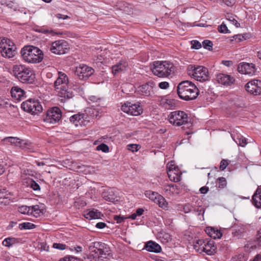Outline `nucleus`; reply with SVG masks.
<instances>
[{"label":"nucleus","mask_w":261,"mask_h":261,"mask_svg":"<svg viewBox=\"0 0 261 261\" xmlns=\"http://www.w3.org/2000/svg\"><path fill=\"white\" fill-rule=\"evenodd\" d=\"M0 42H3L4 43L3 45L7 47H16L14 43L10 40L9 39L4 38L2 39Z\"/></svg>","instance_id":"obj_45"},{"label":"nucleus","mask_w":261,"mask_h":261,"mask_svg":"<svg viewBox=\"0 0 261 261\" xmlns=\"http://www.w3.org/2000/svg\"><path fill=\"white\" fill-rule=\"evenodd\" d=\"M169 84L167 82H162L159 84V87L162 89H166L169 87Z\"/></svg>","instance_id":"obj_57"},{"label":"nucleus","mask_w":261,"mask_h":261,"mask_svg":"<svg viewBox=\"0 0 261 261\" xmlns=\"http://www.w3.org/2000/svg\"><path fill=\"white\" fill-rule=\"evenodd\" d=\"M246 90L253 95L261 94V81L252 80L248 82L245 86Z\"/></svg>","instance_id":"obj_14"},{"label":"nucleus","mask_w":261,"mask_h":261,"mask_svg":"<svg viewBox=\"0 0 261 261\" xmlns=\"http://www.w3.org/2000/svg\"><path fill=\"white\" fill-rule=\"evenodd\" d=\"M145 195L146 197L149 198L150 200L154 201L155 203L156 202L157 200L158 199V198H159V196L160 195V194H159L158 193L150 190L146 191L145 192Z\"/></svg>","instance_id":"obj_37"},{"label":"nucleus","mask_w":261,"mask_h":261,"mask_svg":"<svg viewBox=\"0 0 261 261\" xmlns=\"http://www.w3.org/2000/svg\"><path fill=\"white\" fill-rule=\"evenodd\" d=\"M31 206L27 205H22L18 208V211L23 214L31 215Z\"/></svg>","instance_id":"obj_42"},{"label":"nucleus","mask_w":261,"mask_h":261,"mask_svg":"<svg viewBox=\"0 0 261 261\" xmlns=\"http://www.w3.org/2000/svg\"><path fill=\"white\" fill-rule=\"evenodd\" d=\"M218 181V188L220 189H223L227 186V181L225 178L223 177H219L217 179Z\"/></svg>","instance_id":"obj_43"},{"label":"nucleus","mask_w":261,"mask_h":261,"mask_svg":"<svg viewBox=\"0 0 261 261\" xmlns=\"http://www.w3.org/2000/svg\"><path fill=\"white\" fill-rule=\"evenodd\" d=\"M203 47L208 50H212L213 49V43L210 40H205L202 42Z\"/></svg>","instance_id":"obj_46"},{"label":"nucleus","mask_w":261,"mask_h":261,"mask_svg":"<svg viewBox=\"0 0 261 261\" xmlns=\"http://www.w3.org/2000/svg\"><path fill=\"white\" fill-rule=\"evenodd\" d=\"M127 218L123 216L115 215L114 216V219L117 223H121L124 221Z\"/></svg>","instance_id":"obj_55"},{"label":"nucleus","mask_w":261,"mask_h":261,"mask_svg":"<svg viewBox=\"0 0 261 261\" xmlns=\"http://www.w3.org/2000/svg\"><path fill=\"white\" fill-rule=\"evenodd\" d=\"M167 167L168 169V171H171V170H175L176 171L177 170H178V168L177 166H176L172 162H171L169 163L167 165Z\"/></svg>","instance_id":"obj_54"},{"label":"nucleus","mask_w":261,"mask_h":261,"mask_svg":"<svg viewBox=\"0 0 261 261\" xmlns=\"http://www.w3.org/2000/svg\"><path fill=\"white\" fill-rule=\"evenodd\" d=\"M229 164L228 161L227 160L223 159L221 162L219 168L221 170H224Z\"/></svg>","instance_id":"obj_50"},{"label":"nucleus","mask_w":261,"mask_h":261,"mask_svg":"<svg viewBox=\"0 0 261 261\" xmlns=\"http://www.w3.org/2000/svg\"><path fill=\"white\" fill-rule=\"evenodd\" d=\"M53 247L56 248V249H60V250H64L66 248V245L64 244H60V243H54L53 244Z\"/></svg>","instance_id":"obj_56"},{"label":"nucleus","mask_w":261,"mask_h":261,"mask_svg":"<svg viewBox=\"0 0 261 261\" xmlns=\"http://www.w3.org/2000/svg\"><path fill=\"white\" fill-rule=\"evenodd\" d=\"M205 231L207 234L214 239H220L222 236L220 230L212 227H206Z\"/></svg>","instance_id":"obj_25"},{"label":"nucleus","mask_w":261,"mask_h":261,"mask_svg":"<svg viewBox=\"0 0 261 261\" xmlns=\"http://www.w3.org/2000/svg\"><path fill=\"white\" fill-rule=\"evenodd\" d=\"M36 227V225L30 222H24L19 225V228L22 229H32Z\"/></svg>","instance_id":"obj_41"},{"label":"nucleus","mask_w":261,"mask_h":261,"mask_svg":"<svg viewBox=\"0 0 261 261\" xmlns=\"http://www.w3.org/2000/svg\"><path fill=\"white\" fill-rule=\"evenodd\" d=\"M216 80L219 84L227 86L231 85L235 81V79L233 77L224 73L217 74Z\"/></svg>","instance_id":"obj_17"},{"label":"nucleus","mask_w":261,"mask_h":261,"mask_svg":"<svg viewBox=\"0 0 261 261\" xmlns=\"http://www.w3.org/2000/svg\"><path fill=\"white\" fill-rule=\"evenodd\" d=\"M155 84L152 81H149L138 88V92L141 95L149 96L153 93V88Z\"/></svg>","instance_id":"obj_16"},{"label":"nucleus","mask_w":261,"mask_h":261,"mask_svg":"<svg viewBox=\"0 0 261 261\" xmlns=\"http://www.w3.org/2000/svg\"><path fill=\"white\" fill-rule=\"evenodd\" d=\"M100 212L94 209L89 211L85 215V217L90 220L99 219L100 218Z\"/></svg>","instance_id":"obj_33"},{"label":"nucleus","mask_w":261,"mask_h":261,"mask_svg":"<svg viewBox=\"0 0 261 261\" xmlns=\"http://www.w3.org/2000/svg\"><path fill=\"white\" fill-rule=\"evenodd\" d=\"M11 96L15 100H21L25 96V91L18 86H14L11 90Z\"/></svg>","instance_id":"obj_20"},{"label":"nucleus","mask_w":261,"mask_h":261,"mask_svg":"<svg viewBox=\"0 0 261 261\" xmlns=\"http://www.w3.org/2000/svg\"><path fill=\"white\" fill-rule=\"evenodd\" d=\"M187 73L188 75L200 82L206 81L209 78L208 69L203 66L189 65L187 67Z\"/></svg>","instance_id":"obj_6"},{"label":"nucleus","mask_w":261,"mask_h":261,"mask_svg":"<svg viewBox=\"0 0 261 261\" xmlns=\"http://www.w3.org/2000/svg\"><path fill=\"white\" fill-rule=\"evenodd\" d=\"M61 117L62 112L60 109L55 107L48 110L44 118V121L47 123L55 124L60 120Z\"/></svg>","instance_id":"obj_10"},{"label":"nucleus","mask_w":261,"mask_h":261,"mask_svg":"<svg viewBox=\"0 0 261 261\" xmlns=\"http://www.w3.org/2000/svg\"><path fill=\"white\" fill-rule=\"evenodd\" d=\"M140 148V146L137 144H129L127 145L128 149L132 151V152L138 151Z\"/></svg>","instance_id":"obj_51"},{"label":"nucleus","mask_w":261,"mask_h":261,"mask_svg":"<svg viewBox=\"0 0 261 261\" xmlns=\"http://www.w3.org/2000/svg\"><path fill=\"white\" fill-rule=\"evenodd\" d=\"M4 4H5L6 6L10 8H12L14 7V2L9 0H6Z\"/></svg>","instance_id":"obj_60"},{"label":"nucleus","mask_w":261,"mask_h":261,"mask_svg":"<svg viewBox=\"0 0 261 261\" xmlns=\"http://www.w3.org/2000/svg\"><path fill=\"white\" fill-rule=\"evenodd\" d=\"M94 72V70L84 64L80 65L79 66L76 67L74 70V74L80 80H87Z\"/></svg>","instance_id":"obj_12"},{"label":"nucleus","mask_w":261,"mask_h":261,"mask_svg":"<svg viewBox=\"0 0 261 261\" xmlns=\"http://www.w3.org/2000/svg\"><path fill=\"white\" fill-rule=\"evenodd\" d=\"M86 119L87 115L86 114L78 113L71 116L70 117V121L77 126L79 124L81 125Z\"/></svg>","instance_id":"obj_26"},{"label":"nucleus","mask_w":261,"mask_h":261,"mask_svg":"<svg viewBox=\"0 0 261 261\" xmlns=\"http://www.w3.org/2000/svg\"><path fill=\"white\" fill-rule=\"evenodd\" d=\"M164 191L167 194L169 195L178 194L179 193V189L178 186L172 184L165 185L164 186Z\"/></svg>","instance_id":"obj_27"},{"label":"nucleus","mask_w":261,"mask_h":261,"mask_svg":"<svg viewBox=\"0 0 261 261\" xmlns=\"http://www.w3.org/2000/svg\"><path fill=\"white\" fill-rule=\"evenodd\" d=\"M233 139L237 144L242 147H244L247 144L246 139L242 136L237 135L236 138H234Z\"/></svg>","instance_id":"obj_40"},{"label":"nucleus","mask_w":261,"mask_h":261,"mask_svg":"<svg viewBox=\"0 0 261 261\" xmlns=\"http://www.w3.org/2000/svg\"><path fill=\"white\" fill-rule=\"evenodd\" d=\"M28 185L30 186L34 190L37 191L40 189L39 185L34 180L31 179L28 181Z\"/></svg>","instance_id":"obj_44"},{"label":"nucleus","mask_w":261,"mask_h":261,"mask_svg":"<svg viewBox=\"0 0 261 261\" xmlns=\"http://www.w3.org/2000/svg\"><path fill=\"white\" fill-rule=\"evenodd\" d=\"M237 70L242 74L253 75L255 72V67L252 63L243 62L238 65Z\"/></svg>","instance_id":"obj_15"},{"label":"nucleus","mask_w":261,"mask_h":261,"mask_svg":"<svg viewBox=\"0 0 261 261\" xmlns=\"http://www.w3.org/2000/svg\"><path fill=\"white\" fill-rule=\"evenodd\" d=\"M87 117L88 115L91 116L93 118H98L101 117L100 113L96 109L89 108L86 110Z\"/></svg>","instance_id":"obj_36"},{"label":"nucleus","mask_w":261,"mask_h":261,"mask_svg":"<svg viewBox=\"0 0 261 261\" xmlns=\"http://www.w3.org/2000/svg\"><path fill=\"white\" fill-rule=\"evenodd\" d=\"M68 83L69 80L67 75L62 72H59L58 77L54 83V87L60 97V100L62 102H65L73 96V93L68 90Z\"/></svg>","instance_id":"obj_1"},{"label":"nucleus","mask_w":261,"mask_h":261,"mask_svg":"<svg viewBox=\"0 0 261 261\" xmlns=\"http://www.w3.org/2000/svg\"><path fill=\"white\" fill-rule=\"evenodd\" d=\"M69 48V45L66 41L60 40L53 42L50 50L54 54L61 55L65 54Z\"/></svg>","instance_id":"obj_13"},{"label":"nucleus","mask_w":261,"mask_h":261,"mask_svg":"<svg viewBox=\"0 0 261 261\" xmlns=\"http://www.w3.org/2000/svg\"><path fill=\"white\" fill-rule=\"evenodd\" d=\"M245 232V228L242 224H234L232 227V234L234 237L240 238Z\"/></svg>","instance_id":"obj_29"},{"label":"nucleus","mask_w":261,"mask_h":261,"mask_svg":"<svg viewBox=\"0 0 261 261\" xmlns=\"http://www.w3.org/2000/svg\"><path fill=\"white\" fill-rule=\"evenodd\" d=\"M31 215L35 217H38L43 214V210L41 209L38 205L31 206Z\"/></svg>","instance_id":"obj_35"},{"label":"nucleus","mask_w":261,"mask_h":261,"mask_svg":"<svg viewBox=\"0 0 261 261\" xmlns=\"http://www.w3.org/2000/svg\"><path fill=\"white\" fill-rule=\"evenodd\" d=\"M88 248L93 256V260L91 259L90 261H96V259L109 254V248L107 247L106 244L102 242H93L89 246Z\"/></svg>","instance_id":"obj_8"},{"label":"nucleus","mask_w":261,"mask_h":261,"mask_svg":"<svg viewBox=\"0 0 261 261\" xmlns=\"http://www.w3.org/2000/svg\"><path fill=\"white\" fill-rule=\"evenodd\" d=\"M55 16L58 18V19H66L67 18H68L69 17L67 15H62L61 14H60V13H58V14H57Z\"/></svg>","instance_id":"obj_61"},{"label":"nucleus","mask_w":261,"mask_h":261,"mask_svg":"<svg viewBox=\"0 0 261 261\" xmlns=\"http://www.w3.org/2000/svg\"><path fill=\"white\" fill-rule=\"evenodd\" d=\"M96 227L99 229H102L106 226V224L104 222H98L96 224Z\"/></svg>","instance_id":"obj_62"},{"label":"nucleus","mask_w":261,"mask_h":261,"mask_svg":"<svg viewBox=\"0 0 261 261\" xmlns=\"http://www.w3.org/2000/svg\"><path fill=\"white\" fill-rule=\"evenodd\" d=\"M252 201L256 208H261V188L259 187L252 196Z\"/></svg>","instance_id":"obj_28"},{"label":"nucleus","mask_w":261,"mask_h":261,"mask_svg":"<svg viewBox=\"0 0 261 261\" xmlns=\"http://www.w3.org/2000/svg\"><path fill=\"white\" fill-rule=\"evenodd\" d=\"M194 211L195 212L197 213L198 216H200V215H201L202 218H203V216H204V209L203 207H201L200 206H198L197 208L195 207L194 209Z\"/></svg>","instance_id":"obj_52"},{"label":"nucleus","mask_w":261,"mask_h":261,"mask_svg":"<svg viewBox=\"0 0 261 261\" xmlns=\"http://www.w3.org/2000/svg\"><path fill=\"white\" fill-rule=\"evenodd\" d=\"M168 120L171 124L175 126L187 125V127H190L191 123L188 121L187 114L184 111H175L171 112L168 116Z\"/></svg>","instance_id":"obj_7"},{"label":"nucleus","mask_w":261,"mask_h":261,"mask_svg":"<svg viewBox=\"0 0 261 261\" xmlns=\"http://www.w3.org/2000/svg\"><path fill=\"white\" fill-rule=\"evenodd\" d=\"M217 247L214 245L213 241H206L204 245L203 252L207 255H212L214 254L216 252Z\"/></svg>","instance_id":"obj_23"},{"label":"nucleus","mask_w":261,"mask_h":261,"mask_svg":"<svg viewBox=\"0 0 261 261\" xmlns=\"http://www.w3.org/2000/svg\"><path fill=\"white\" fill-rule=\"evenodd\" d=\"M129 6L130 5L124 2H120L118 3V5L119 9L126 13H129L131 12L130 9L132 8Z\"/></svg>","instance_id":"obj_39"},{"label":"nucleus","mask_w":261,"mask_h":261,"mask_svg":"<svg viewBox=\"0 0 261 261\" xmlns=\"http://www.w3.org/2000/svg\"><path fill=\"white\" fill-rule=\"evenodd\" d=\"M167 174L171 181L175 182L180 181L181 173L179 170L168 171Z\"/></svg>","instance_id":"obj_31"},{"label":"nucleus","mask_w":261,"mask_h":261,"mask_svg":"<svg viewBox=\"0 0 261 261\" xmlns=\"http://www.w3.org/2000/svg\"><path fill=\"white\" fill-rule=\"evenodd\" d=\"M4 141L6 143H10L11 144L18 146L20 148L22 147V144L23 143V140H20L19 138L16 137H12L4 138Z\"/></svg>","instance_id":"obj_30"},{"label":"nucleus","mask_w":261,"mask_h":261,"mask_svg":"<svg viewBox=\"0 0 261 261\" xmlns=\"http://www.w3.org/2000/svg\"><path fill=\"white\" fill-rule=\"evenodd\" d=\"M144 249L149 252L159 253L162 251L161 247L155 242L150 241L145 245Z\"/></svg>","instance_id":"obj_24"},{"label":"nucleus","mask_w":261,"mask_h":261,"mask_svg":"<svg viewBox=\"0 0 261 261\" xmlns=\"http://www.w3.org/2000/svg\"><path fill=\"white\" fill-rule=\"evenodd\" d=\"M14 76L22 83H32L35 79V74L31 68L23 64H16L12 67Z\"/></svg>","instance_id":"obj_4"},{"label":"nucleus","mask_w":261,"mask_h":261,"mask_svg":"<svg viewBox=\"0 0 261 261\" xmlns=\"http://www.w3.org/2000/svg\"><path fill=\"white\" fill-rule=\"evenodd\" d=\"M12 195L5 189H0V204L7 205L12 201Z\"/></svg>","instance_id":"obj_19"},{"label":"nucleus","mask_w":261,"mask_h":261,"mask_svg":"<svg viewBox=\"0 0 261 261\" xmlns=\"http://www.w3.org/2000/svg\"><path fill=\"white\" fill-rule=\"evenodd\" d=\"M115 192L116 191L114 189H109L105 190L102 193V197L107 201L114 202L115 201L118 200Z\"/></svg>","instance_id":"obj_22"},{"label":"nucleus","mask_w":261,"mask_h":261,"mask_svg":"<svg viewBox=\"0 0 261 261\" xmlns=\"http://www.w3.org/2000/svg\"><path fill=\"white\" fill-rule=\"evenodd\" d=\"M256 239L259 245H261V228L257 232Z\"/></svg>","instance_id":"obj_63"},{"label":"nucleus","mask_w":261,"mask_h":261,"mask_svg":"<svg viewBox=\"0 0 261 261\" xmlns=\"http://www.w3.org/2000/svg\"><path fill=\"white\" fill-rule=\"evenodd\" d=\"M192 206L189 204H186L184 207V211L185 213H188L192 211Z\"/></svg>","instance_id":"obj_59"},{"label":"nucleus","mask_w":261,"mask_h":261,"mask_svg":"<svg viewBox=\"0 0 261 261\" xmlns=\"http://www.w3.org/2000/svg\"><path fill=\"white\" fill-rule=\"evenodd\" d=\"M233 39H231V41L235 40L236 42H239L244 39V37L242 35H236L232 37Z\"/></svg>","instance_id":"obj_53"},{"label":"nucleus","mask_w":261,"mask_h":261,"mask_svg":"<svg viewBox=\"0 0 261 261\" xmlns=\"http://www.w3.org/2000/svg\"><path fill=\"white\" fill-rule=\"evenodd\" d=\"M19 242L18 239L13 237H9L4 239L3 241V245L7 247H10L13 245L17 244Z\"/></svg>","instance_id":"obj_34"},{"label":"nucleus","mask_w":261,"mask_h":261,"mask_svg":"<svg viewBox=\"0 0 261 261\" xmlns=\"http://www.w3.org/2000/svg\"><path fill=\"white\" fill-rule=\"evenodd\" d=\"M128 66L127 62L125 61H120L112 67V72L114 75L123 72L126 70Z\"/></svg>","instance_id":"obj_21"},{"label":"nucleus","mask_w":261,"mask_h":261,"mask_svg":"<svg viewBox=\"0 0 261 261\" xmlns=\"http://www.w3.org/2000/svg\"><path fill=\"white\" fill-rule=\"evenodd\" d=\"M97 150H101L103 152H108L109 151V146L104 143H102L96 147Z\"/></svg>","instance_id":"obj_47"},{"label":"nucleus","mask_w":261,"mask_h":261,"mask_svg":"<svg viewBox=\"0 0 261 261\" xmlns=\"http://www.w3.org/2000/svg\"><path fill=\"white\" fill-rule=\"evenodd\" d=\"M123 112L132 115L138 116L143 112V109L140 103L127 101L122 105Z\"/></svg>","instance_id":"obj_11"},{"label":"nucleus","mask_w":261,"mask_h":261,"mask_svg":"<svg viewBox=\"0 0 261 261\" xmlns=\"http://www.w3.org/2000/svg\"><path fill=\"white\" fill-rule=\"evenodd\" d=\"M152 73L160 77H167L173 71V64L167 61H155L151 66Z\"/></svg>","instance_id":"obj_5"},{"label":"nucleus","mask_w":261,"mask_h":261,"mask_svg":"<svg viewBox=\"0 0 261 261\" xmlns=\"http://www.w3.org/2000/svg\"><path fill=\"white\" fill-rule=\"evenodd\" d=\"M4 43L0 42V49L2 55L5 58H11L16 54V47H7L3 45Z\"/></svg>","instance_id":"obj_18"},{"label":"nucleus","mask_w":261,"mask_h":261,"mask_svg":"<svg viewBox=\"0 0 261 261\" xmlns=\"http://www.w3.org/2000/svg\"><path fill=\"white\" fill-rule=\"evenodd\" d=\"M21 108L32 114H37L42 112L43 108L40 102L35 99H29L21 104Z\"/></svg>","instance_id":"obj_9"},{"label":"nucleus","mask_w":261,"mask_h":261,"mask_svg":"<svg viewBox=\"0 0 261 261\" xmlns=\"http://www.w3.org/2000/svg\"><path fill=\"white\" fill-rule=\"evenodd\" d=\"M155 203L158 204L159 207L163 209L167 210L168 208V203L161 195H160L159 198H158V199Z\"/></svg>","instance_id":"obj_38"},{"label":"nucleus","mask_w":261,"mask_h":261,"mask_svg":"<svg viewBox=\"0 0 261 261\" xmlns=\"http://www.w3.org/2000/svg\"><path fill=\"white\" fill-rule=\"evenodd\" d=\"M247 259V255L240 254L238 256V261H246Z\"/></svg>","instance_id":"obj_58"},{"label":"nucleus","mask_w":261,"mask_h":261,"mask_svg":"<svg viewBox=\"0 0 261 261\" xmlns=\"http://www.w3.org/2000/svg\"><path fill=\"white\" fill-rule=\"evenodd\" d=\"M177 92L179 97L186 101L196 99L199 93L195 84L189 81L180 82L177 87Z\"/></svg>","instance_id":"obj_3"},{"label":"nucleus","mask_w":261,"mask_h":261,"mask_svg":"<svg viewBox=\"0 0 261 261\" xmlns=\"http://www.w3.org/2000/svg\"><path fill=\"white\" fill-rule=\"evenodd\" d=\"M22 60L29 64H37L42 62L44 54L38 47L33 45H25L20 51Z\"/></svg>","instance_id":"obj_2"},{"label":"nucleus","mask_w":261,"mask_h":261,"mask_svg":"<svg viewBox=\"0 0 261 261\" xmlns=\"http://www.w3.org/2000/svg\"><path fill=\"white\" fill-rule=\"evenodd\" d=\"M218 29V31L221 33H229V30L224 23H222L220 26H219Z\"/></svg>","instance_id":"obj_48"},{"label":"nucleus","mask_w":261,"mask_h":261,"mask_svg":"<svg viewBox=\"0 0 261 261\" xmlns=\"http://www.w3.org/2000/svg\"><path fill=\"white\" fill-rule=\"evenodd\" d=\"M250 261H261V254H258Z\"/></svg>","instance_id":"obj_64"},{"label":"nucleus","mask_w":261,"mask_h":261,"mask_svg":"<svg viewBox=\"0 0 261 261\" xmlns=\"http://www.w3.org/2000/svg\"><path fill=\"white\" fill-rule=\"evenodd\" d=\"M192 48L198 49L201 47V43L197 40H192L191 42Z\"/></svg>","instance_id":"obj_49"},{"label":"nucleus","mask_w":261,"mask_h":261,"mask_svg":"<svg viewBox=\"0 0 261 261\" xmlns=\"http://www.w3.org/2000/svg\"><path fill=\"white\" fill-rule=\"evenodd\" d=\"M205 241L202 239L197 240L193 243V248L198 252H203L204 245Z\"/></svg>","instance_id":"obj_32"}]
</instances>
